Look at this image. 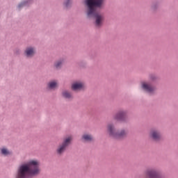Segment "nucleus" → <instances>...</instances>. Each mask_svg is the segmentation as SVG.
<instances>
[{"mask_svg":"<svg viewBox=\"0 0 178 178\" xmlns=\"http://www.w3.org/2000/svg\"><path fill=\"white\" fill-rule=\"evenodd\" d=\"M105 0H85V4L87 6L88 17H94L97 27H101L105 17L103 14L97 13V8H102Z\"/></svg>","mask_w":178,"mask_h":178,"instance_id":"f257e3e1","label":"nucleus"},{"mask_svg":"<svg viewBox=\"0 0 178 178\" xmlns=\"http://www.w3.org/2000/svg\"><path fill=\"white\" fill-rule=\"evenodd\" d=\"M40 162L37 160H31L19 167L15 178H31V176L40 175Z\"/></svg>","mask_w":178,"mask_h":178,"instance_id":"f03ea898","label":"nucleus"},{"mask_svg":"<svg viewBox=\"0 0 178 178\" xmlns=\"http://www.w3.org/2000/svg\"><path fill=\"white\" fill-rule=\"evenodd\" d=\"M107 130L109 136L115 140H122V138H124L127 136V131L124 129L121 130L119 133H116L115 127L112 124H108Z\"/></svg>","mask_w":178,"mask_h":178,"instance_id":"7ed1b4c3","label":"nucleus"},{"mask_svg":"<svg viewBox=\"0 0 178 178\" xmlns=\"http://www.w3.org/2000/svg\"><path fill=\"white\" fill-rule=\"evenodd\" d=\"M72 140H73V138H72V136H69L68 138H65L63 142L58 145L57 148V154H58L59 155L63 154V152L66 151V148H67V147L70 145Z\"/></svg>","mask_w":178,"mask_h":178,"instance_id":"20e7f679","label":"nucleus"},{"mask_svg":"<svg viewBox=\"0 0 178 178\" xmlns=\"http://www.w3.org/2000/svg\"><path fill=\"white\" fill-rule=\"evenodd\" d=\"M141 87L144 91H146V92H149V94H154L155 91L156 90V88L155 86H153L151 85V83L148 82H142L141 83Z\"/></svg>","mask_w":178,"mask_h":178,"instance_id":"39448f33","label":"nucleus"},{"mask_svg":"<svg viewBox=\"0 0 178 178\" xmlns=\"http://www.w3.org/2000/svg\"><path fill=\"white\" fill-rule=\"evenodd\" d=\"M114 119L115 120H118L119 122H126V120L127 119L126 111H119L114 115Z\"/></svg>","mask_w":178,"mask_h":178,"instance_id":"423d86ee","label":"nucleus"},{"mask_svg":"<svg viewBox=\"0 0 178 178\" xmlns=\"http://www.w3.org/2000/svg\"><path fill=\"white\" fill-rule=\"evenodd\" d=\"M150 137L154 141H159L161 138H162V136H161V133H159L157 130H152L150 132Z\"/></svg>","mask_w":178,"mask_h":178,"instance_id":"0eeeda50","label":"nucleus"},{"mask_svg":"<svg viewBox=\"0 0 178 178\" xmlns=\"http://www.w3.org/2000/svg\"><path fill=\"white\" fill-rule=\"evenodd\" d=\"M72 89L74 91H80L84 90V84L83 82H75L72 85Z\"/></svg>","mask_w":178,"mask_h":178,"instance_id":"6e6552de","label":"nucleus"},{"mask_svg":"<svg viewBox=\"0 0 178 178\" xmlns=\"http://www.w3.org/2000/svg\"><path fill=\"white\" fill-rule=\"evenodd\" d=\"M146 176L148 178H159L155 170H148L146 172Z\"/></svg>","mask_w":178,"mask_h":178,"instance_id":"1a4fd4ad","label":"nucleus"},{"mask_svg":"<svg viewBox=\"0 0 178 178\" xmlns=\"http://www.w3.org/2000/svg\"><path fill=\"white\" fill-rule=\"evenodd\" d=\"M48 87L50 90H55L58 87V82L53 81L49 83Z\"/></svg>","mask_w":178,"mask_h":178,"instance_id":"9d476101","label":"nucleus"},{"mask_svg":"<svg viewBox=\"0 0 178 178\" xmlns=\"http://www.w3.org/2000/svg\"><path fill=\"white\" fill-rule=\"evenodd\" d=\"M63 97L67 99H72V98H73V95H72L69 91L65 90L63 92Z\"/></svg>","mask_w":178,"mask_h":178,"instance_id":"9b49d317","label":"nucleus"},{"mask_svg":"<svg viewBox=\"0 0 178 178\" xmlns=\"http://www.w3.org/2000/svg\"><path fill=\"white\" fill-rule=\"evenodd\" d=\"M26 56L30 57V56H33V55H34V49L33 47H29L28 49H26Z\"/></svg>","mask_w":178,"mask_h":178,"instance_id":"f8f14e48","label":"nucleus"},{"mask_svg":"<svg viewBox=\"0 0 178 178\" xmlns=\"http://www.w3.org/2000/svg\"><path fill=\"white\" fill-rule=\"evenodd\" d=\"M83 140H84L85 141H92L93 138L91 135H88V134H84L82 136Z\"/></svg>","mask_w":178,"mask_h":178,"instance_id":"ddd939ff","label":"nucleus"},{"mask_svg":"<svg viewBox=\"0 0 178 178\" xmlns=\"http://www.w3.org/2000/svg\"><path fill=\"white\" fill-rule=\"evenodd\" d=\"M63 64V60H58L55 63V67H56V69H59V67H60Z\"/></svg>","mask_w":178,"mask_h":178,"instance_id":"4468645a","label":"nucleus"},{"mask_svg":"<svg viewBox=\"0 0 178 178\" xmlns=\"http://www.w3.org/2000/svg\"><path fill=\"white\" fill-rule=\"evenodd\" d=\"M1 154H3V155H9V154H10V152H9V151H8V149L3 148L1 149Z\"/></svg>","mask_w":178,"mask_h":178,"instance_id":"2eb2a0df","label":"nucleus"},{"mask_svg":"<svg viewBox=\"0 0 178 178\" xmlns=\"http://www.w3.org/2000/svg\"><path fill=\"white\" fill-rule=\"evenodd\" d=\"M26 5V2L22 3L18 6V8H22V6H24Z\"/></svg>","mask_w":178,"mask_h":178,"instance_id":"dca6fc26","label":"nucleus"},{"mask_svg":"<svg viewBox=\"0 0 178 178\" xmlns=\"http://www.w3.org/2000/svg\"><path fill=\"white\" fill-rule=\"evenodd\" d=\"M70 3V0H67L65 3V6H69V4Z\"/></svg>","mask_w":178,"mask_h":178,"instance_id":"f3484780","label":"nucleus"},{"mask_svg":"<svg viewBox=\"0 0 178 178\" xmlns=\"http://www.w3.org/2000/svg\"><path fill=\"white\" fill-rule=\"evenodd\" d=\"M154 79H155V76L151 77V80H154Z\"/></svg>","mask_w":178,"mask_h":178,"instance_id":"a211bd4d","label":"nucleus"}]
</instances>
